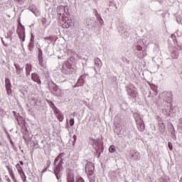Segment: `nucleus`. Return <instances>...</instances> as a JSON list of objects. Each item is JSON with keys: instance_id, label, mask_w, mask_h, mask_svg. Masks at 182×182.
<instances>
[{"instance_id": "obj_2", "label": "nucleus", "mask_w": 182, "mask_h": 182, "mask_svg": "<svg viewBox=\"0 0 182 182\" xmlns=\"http://www.w3.org/2000/svg\"><path fill=\"white\" fill-rule=\"evenodd\" d=\"M137 88L133 85H129V87L127 88V92L129 96H131V97H133L134 99H136L139 93L137 92L136 90Z\"/></svg>"}, {"instance_id": "obj_7", "label": "nucleus", "mask_w": 182, "mask_h": 182, "mask_svg": "<svg viewBox=\"0 0 182 182\" xmlns=\"http://www.w3.org/2000/svg\"><path fill=\"white\" fill-rule=\"evenodd\" d=\"M62 28H70V26H72V19H67L65 20V18H63V20L60 22Z\"/></svg>"}, {"instance_id": "obj_15", "label": "nucleus", "mask_w": 182, "mask_h": 182, "mask_svg": "<svg viewBox=\"0 0 182 182\" xmlns=\"http://www.w3.org/2000/svg\"><path fill=\"white\" fill-rule=\"evenodd\" d=\"M16 168L20 176H22V173H23V170L22 169V166L19 164H17L16 165Z\"/></svg>"}, {"instance_id": "obj_12", "label": "nucleus", "mask_w": 182, "mask_h": 182, "mask_svg": "<svg viewBox=\"0 0 182 182\" xmlns=\"http://www.w3.org/2000/svg\"><path fill=\"white\" fill-rule=\"evenodd\" d=\"M6 168L9 171V174H10V176L11 177L12 180L14 182H16V178H15V173H14V170H12V166H6Z\"/></svg>"}, {"instance_id": "obj_19", "label": "nucleus", "mask_w": 182, "mask_h": 182, "mask_svg": "<svg viewBox=\"0 0 182 182\" xmlns=\"http://www.w3.org/2000/svg\"><path fill=\"white\" fill-rule=\"evenodd\" d=\"M23 181L25 182L26 181V175H25V172H23V173H21V175H20Z\"/></svg>"}, {"instance_id": "obj_25", "label": "nucleus", "mask_w": 182, "mask_h": 182, "mask_svg": "<svg viewBox=\"0 0 182 182\" xmlns=\"http://www.w3.org/2000/svg\"><path fill=\"white\" fill-rule=\"evenodd\" d=\"M2 42H3L4 45V46H8V44H6L5 42H4V40H2Z\"/></svg>"}, {"instance_id": "obj_28", "label": "nucleus", "mask_w": 182, "mask_h": 182, "mask_svg": "<svg viewBox=\"0 0 182 182\" xmlns=\"http://www.w3.org/2000/svg\"><path fill=\"white\" fill-rule=\"evenodd\" d=\"M135 154H136V156H139V153H138V152H135Z\"/></svg>"}, {"instance_id": "obj_21", "label": "nucleus", "mask_w": 182, "mask_h": 182, "mask_svg": "<svg viewBox=\"0 0 182 182\" xmlns=\"http://www.w3.org/2000/svg\"><path fill=\"white\" fill-rule=\"evenodd\" d=\"M70 126H71V127L75 126V119L71 118L70 119Z\"/></svg>"}, {"instance_id": "obj_18", "label": "nucleus", "mask_w": 182, "mask_h": 182, "mask_svg": "<svg viewBox=\"0 0 182 182\" xmlns=\"http://www.w3.org/2000/svg\"><path fill=\"white\" fill-rule=\"evenodd\" d=\"M89 180L90 182H95L96 181V178L93 175H89Z\"/></svg>"}, {"instance_id": "obj_29", "label": "nucleus", "mask_w": 182, "mask_h": 182, "mask_svg": "<svg viewBox=\"0 0 182 182\" xmlns=\"http://www.w3.org/2000/svg\"><path fill=\"white\" fill-rule=\"evenodd\" d=\"M7 181H8V182H11V179L8 178V179H7Z\"/></svg>"}, {"instance_id": "obj_3", "label": "nucleus", "mask_w": 182, "mask_h": 182, "mask_svg": "<svg viewBox=\"0 0 182 182\" xmlns=\"http://www.w3.org/2000/svg\"><path fill=\"white\" fill-rule=\"evenodd\" d=\"M65 8L66 7H65L63 6H60L58 7L57 13H58V18H60V16H61L62 19H65L66 16H68V15H69V14H68V12H66Z\"/></svg>"}, {"instance_id": "obj_14", "label": "nucleus", "mask_w": 182, "mask_h": 182, "mask_svg": "<svg viewBox=\"0 0 182 182\" xmlns=\"http://www.w3.org/2000/svg\"><path fill=\"white\" fill-rule=\"evenodd\" d=\"M31 72H32V64L26 63V76H29L31 75Z\"/></svg>"}, {"instance_id": "obj_5", "label": "nucleus", "mask_w": 182, "mask_h": 182, "mask_svg": "<svg viewBox=\"0 0 182 182\" xmlns=\"http://www.w3.org/2000/svg\"><path fill=\"white\" fill-rule=\"evenodd\" d=\"M17 33L20 39L23 42L25 41V27L22 24L18 26Z\"/></svg>"}, {"instance_id": "obj_13", "label": "nucleus", "mask_w": 182, "mask_h": 182, "mask_svg": "<svg viewBox=\"0 0 182 182\" xmlns=\"http://www.w3.org/2000/svg\"><path fill=\"white\" fill-rule=\"evenodd\" d=\"M67 181L68 182H75V175L72 171H68L67 175Z\"/></svg>"}, {"instance_id": "obj_9", "label": "nucleus", "mask_w": 182, "mask_h": 182, "mask_svg": "<svg viewBox=\"0 0 182 182\" xmlns=\"http://www.w3.org/2000/svg\"><path fill=\"white\" fill-rule=\"evenodd\" d=\"M137 129L139 132H144L146 129L144 122L141 119H139L136 121Z\"/></svg>"}, {"instance_id": "obj_11", "label": "nucleus", "mask_w": 182, "mask_h": 182, "mask_svg": "<svg viewBox=\"0 0 182 182\" xmlns=\"http://www.w3.org/2000/svg\"><path fill=\"white\" fill-rule=\"evenodd\" d=\"M42 50H38V63L42 68H46V65H43V57L42 56Z\"/></svg>"}, {"instance_id": "obj_6", "label": "nucleus", "mask_w": 182, "mask_h": 182, "mask_svg": "<svg viewBox=\"0 0 182 182\" xmlns=\"http://www.w3.org/2000/svg\"><path fill=\"white\" fill-rule=\"evenodd\" d=\"M85 171L89 176H93V173L95 171V165H93V163L89 162L86 164Z\"/></svg>"}, {"instance_id": "obj_24", "label": "nucleus", "mask_w": 182, "mask_h": 182, "mask_svg": "<svg viewBox=\"0 0 182 182\" xmlns=\"http://www.w3.org/2000/svg\"><path fill=\"white\" fill-rule=\"evenodd\" d=\"M73 138L74 140L73 144V146H75V144L76 143V135H73Z\"/></svg>"}, {"instance_id": "obj_22", "label": "nucleus", "mask_w": 182, "mask_h": 182, "mask_svg": "<svg viewBox=\"0 0 182 182\" xmlns=\"http://www.w3.org/2000/svg\"><path fill=\"white\" fill-rule=\"evenodd\" d=\"M168 149L171 150H171H173V144L171 143V142H168Z\"/></svg>"}, {"instance_id": "obj_10", "label": "nucleus", "mask_w": 182, "mask_h": 182, "mask_svg": "<svg viewBox=\"0 0 182 182\" xmlns=\"http://www.w3.org/2000/svg\"><path fill=\"white\" fill-rule=\"evenodd\" d=\"M31 79L33 82L38 83V85H41L42 83V81H41V78H39V75L36 73H33L31 74Z\"/></svg>"}, {"instance_id": "obj_20", "label": "nucleus", "mask_w": 182, "mask_h": 182, "mask_svg": "<svg viewBox=\"0 0 182 182\" xmlns=\"http://www.w3.org/2000/svg\"><path fill=\"white\" fill-rule=\"evenodd\" d=\"M75 182H85V181L83 180V178H82V177L80 176H77L76 177V181Z\"/></svg>"}, {"instance_id": "obj_8", "label": "nucleus", "mask_w": 182, "mask_h": 182, "mask_svg": "<svg viewBox=\"0 0 182 182\" xmlns=\"http://www.w3.org/2000/svg\"><path fill=\"white\" fill-rule=\"evenodd\" d=\"M5 86H6V92L8 95H12V85L11 84V80L9 78H6L5 79Z\"/></svg>"}, {"instance_id": "obj_23", "label": "nucleus", "mask_w": 182, "mask_h": 182, "mask_svg": "<svg viewBox=\"0 0 182 182\" xmlns=\"http://www.w3.org/2000/svg\"><path fill=\"white\" fill-rule=\"evenodd\" d=\"M47 22H48V20L46 19V18H43L42 19V23H43V25H46Z\"/></svg>"}, {"instance_id": "obj_16", "label": "nucleus", "mask_w": 182, "mask_h": 182, "mask_svg": "<svg viewBox=\"0 0 182 182\" xmlns=\"http://www.w3.org/2000/svg\"><path fill=\"white\" fill-rule=\"evenodd\" d=\"M14 66L16 68L17 75H21V73H22V68H21V65L18 64H14Z\"/></svg>"}, {"instance_id": "obj_17", "label": "nucleus", "mask_w": 182, "mask_h": 182, "mask_svg": "<svg viewBox=\"0 0 182 182\" xmlns=\"http://www.w3.org/2000/svg\"><path fill=\"white\" fill-rule=\"evenodd\" d=\"M109 153H114L116 151V147H114V145H111L109 149Z\"/></svg>"}, {"instance_id": "obj_4", "label": "nucleus", "mask_w": 182, "mask_h": 182, "mask_svg": "<svg viewBox=\"0 0 182 182\" xmlns=\"http://www.w3.org/2000/svg\"><path fill=\"white\" fill-rule=\"evenodd\" d=\"M52 109L58 119V120H59V122H63V114H62V112H60V110H59V109H58V107H56L55 106V104L52 103Z\"/></svg>"}, {"instance_id": "obj_1", "label": "nucleus", "mask_w": 182, "mask_h": 182, "mask_svg": "<svg viewBox=\"0 0 182 182\" xmlns=\"http://www.w3.org/2000/svg\"><path fill=\"white\" fill-rule=\"evenodd\" d=\"M63 156H65V154H60L55 159L54 164H57L59 161L54 170L55 174L56 175H58L62 170V164H63V159L62 157H63Z\"/></svg>"}, {"instance_id": "obj_27", "label": "nucleus", "mask_w": 182, "mask_h": 182, "mask_svg": "<svg viewBox=\"0 0 182 182\" xmlns=\"http://www.w3.org/2000/svg\"><path fill=\"white\" fill-rule=\"evenodd\" d=\"M179 122H180L181 124H182V117L180 118Z\"/></svg>"}, {"instance_id": "obj_30", "label": "nucleus", "mask_w": 182, "mask_h": 182, "mask_svg": "<svg viewBox=\"0 0 182 182\" xmlns=\"http://www.w3.org/2000/svg\"><path fill=\"white\" fill-rule=\"evenodd\" d=\"M132 157H134V155H132Z\"/></svg>"}, {"instance_id": "obj_26", "label": "nucleus", "mask_w": 182, "mask_h": 182, "mask_svg": "<svg viewBox=\"0 0 182 182\" xmlns=\"http://www.w3.org/2000/svg\"><path fill=\"white\" fill-rule=\"evenodd\" d=\"M20 164H21V166H23V161H21Z\"/></svg>"}]
</instances>
